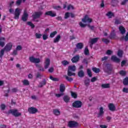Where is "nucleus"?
Segmentation results:
<instances>
[{
  "mask_svg": "<svg viewBox=\"0 0 128 128\" xmlns=\"http://www.w3.org/2000/svg\"><path fill=\"white\" fill-rule=\"evenodd\" d=\"M76 66H70L68 67V76H76V74L74 73H72V72H76Z\"/></svg>",
  "mask_w": 128,
  "mask_h": 128,
  "instance_id": "obj_1",
  "label": "nucleus"
},
{
  "mask_svg": "<svg viewBox=\"0 0 128 128\" xmlns=\"http://www.w3.org/2000/svg\"><path fill=\"white\" fill-rule=\"evenodd\" d=\"M8 114H12V116H15L16 118H18V116H22V113L18 112V110H12L11 109L8 110Z\"/></svg>",
  "mask_w": 128,
  "mask_h": 128,
  "instance_id": "obj_2",
  "label": "nucleus"
},
{
  "mask_svg": "<svg viewBox=\"0 0 128 128\" xmlns=\"http://www.w3.org/2000/svg\"><path fill=\"white\" fill-rule=\"evenodd\" d=\"M103 70L104 72L110 74V72L112 70V67L110 64H106L103 66Z\"/></svg>",
  "mask_w": 128,
  "mask_h": 128,
  "instance_id": "obj_3",
  "label": "nucleus"
},
{
  "mask_svg": "<svg viewBox=\"0 0 128 128\" xmlns=\"http://www.w3.org/2000/svg\"><path fill=\"white\" fill-rule=\"evenodd\" d=\"M22 12V10L19 8H17L15 10V12L14 14V18L15 20H18L20 18V12Z\"/></svg>",
  "mask_w": 128,
  "mask_h": 128,
  "instance_id": "obj_4",
  "label": "nucleus"
},
{
  "mask_svg": "<svg viewBox=\"0 0 128 128\" xmlns=\"http://www.w3.org/2000/svg\"><path fill=\"white\" fill-rule=\"evenodd\" d=\"M72 106L73 108H82V102L80 100L75 101L72 103Z\"/></svg>",
  "mask_w": 128,
  "mask_h": 128,
  "instance_id": "obj_5",
  "label": "nucleus"
},
{
  "mask_svg": "<svg viewBox=\"0 0 128 128\" xmlns=\"http://www.w3.org/2000/svg\"><path fill=\"white\" fill-rule=\"evenodd\" d=\"M78 126V123L75 121H70L68 123V126L69 128H77Z\"/></svg>",
  "mask_w": 128,
  "mask_h": 128,
  "instance_id": "obj_6",
  "label": "nucleus"
},
{
  "mask_svg": "<svg viewBox=\"0 0 128 128\" xmlns=\"http://www.w3.org/2000/svg\"><path fill=\"white\" fill-rule=\"evenodd\" d=\"M98 38H90V40L88 41L89 44H90V48H92V46L94 44H96L98 42Z\"/></svg>",
  "mask_w": 128,
  "mask_h": 128,
  "instance_id": "obj_7",
  "label": "nucleus"
},
{
  "mask_svg": "<svg viewBox=\"0 0 128 128\" xmlns=\"http://www.w3.org/2000/svg\"><path fill=\"white\" fill-rule=\"evenodd\" d=\"M42 15V12H35L34 14L32 15V17L33 18L34 20H36V18H40V16Z\"/></svg>",
  "mask_w": 128,
  "mask_h": 128,
  "instance_id": "obj_8",
  "label": "nucleus"
},
{
  "mask_svg": "<svg viewBox=\"0 0 128 128\" xmlns=\"http://www.w3.org/2000/svg\"><path fill=\"white\" fill-rule=\"evenodd\" d=\"M82 22L86 23V22H89V24H90V22H92V18H90L88 17V15H86L84 17V18H83L82 20Z\"/></svg>",
  "mask_w": 128,
  "mask_h": 128,
  "instance_id": "obj_9",
  "label": "nucleus"
},
{
  "mask_svg": "<svg viewBox=\"0 0 128 128\" xmlns=\"http://www.w3.org/2000/svg\"><path fill=\"white\" fill-rule=\"evenodd\" d=\"M29 60L31 62H34V64L40 62V58H35L34 56L30 57Z\"/></svg>",
  "mask_w": 128,
  "mask_h": 128,
  "instance_id": "obj_10",
  "label": "nucleus"
},
{
  "mask_svg": "<svg viewBox=\"0 0 128 128\" xmlns=\"http://www.w3.org/2000/svg\"><path fill=\"white\" fill-rule=\"evenodd\" d=\"M12 48V44L10 42L6 44L4 50L6 52H10Z\"/></svg>",
  "mask_w": 128,
  "mask_h": 128,
  "instance_id": "obj_11",
  "label": "nucleus"
},
{
  "mask_svg": "<svg viewBox=\"0 0 128 128\" xmlns=\"http://www.w3.org/2000/svg\"><path fill=\"white\" fill-rule=\"evenodd\" d=\"M50 58H46L44 62V68L45 70L48 68L50 65Z\"/></svg>",
  "mask_w": 128,
  "mask_h": 128,
  "instance_id": "obj_12",
  "label": "nucleus"
},
{
  "mask_svg": "<svg viewBox=\"0 0 128 128\" xmlns=\"http://www.w3.org/2000/svg\"><path fill=\"white\" fill-rule=\"evenodd\" d=\"M28 14L26 10H24L22 16V20L23 22H26V20H28Z\"/></svg>",
  "mask_w": 128,
  "mask_h": 128,
  "instance_id": "obj_13",
  "label": "nucleus"
},
{
  "mask_svg": "<svg viewBox=\"0 0 128 128\" xmlns=\"http://www.w3.org/2000/svg\"><path fill=\"white\" fill-rule=\"evenodd\" d=\"M28 112L29 114H36V112H38V109L34 107H30V108H28Z\"/></svg>",
  "mask_w": 128,
  "mask_h": 128,
  "instance_id": "obj_14",
  "label": "nucleus"
},
{
  "mask_svg": "<svg viewBox=\"0 0 128 128\" xmlns=\"http://www.w3.org/2000/svg\"><path fill=\"white\" fill-rule=\"evenodd\" d=\"M99 113L98 114V118H100L104 116V108L100 107L99 108Z\"/></svg>",
  "mask_w": 128,
  "mask_h": 128,
  "instance_id": "obj_15",
  "label": "nucleus"
},
{
  "mask_svg": "<svg viewBox=\"0 0 128 128\" xmlns=\"http://www.w3.org/2000/svg\"><path fill=\"white\" fill-rule=\"evenodd\" d=\"M6 38L4 37L0 38V46H2V48H4V46H6Z\"/></svg>",
  "mask_w": 128,
  "mask_h": 128,
  "instance_id": "obj_16",
  "label": "nucleus"
},
{
  "mask_svg": "<svg viewBox=\"0 0 128 128\" xmlns=\"http://www.w3.org/2000/svg\"><path fill=\"white\" fill-rule=\"evenodd\" d=\"M111 112H114L116 110V106L112 103H110L108 106Z\"/></svg>",
  "mask_w": 128,
  "mask_h": 128,
  "instance_id": "obj_17",
  "label": "nucleus"
},
{
  "mask_svg": "<svg viewBox=\"0 0 128 128\" xmlns=\"http://www.w3.org/2000/svg\"><path fill=\"white\" fill-rule=\"evenodd\" d=\"M80 60V55H76L75 56L73 57L71 60L72 62H78Z\"/></svg>",
  "mask_w": 128,
  "mask_h": 128,
  "instance_id": "obj_18",
  "label": "nucleus"
},
{
  "mask_svg": "<svg viewBox=\"0 0 128 128\" xmlns=\"http://www.w3.org/2000/svg\"><path fill=\"white\" fill-rule=\"evenodd\" d=\"M111 60L113 62H114L118 63L120 62V60L118 58V57H116V56H112L111 58Z\"/></svg>",
  "mask_w": 128,
  "mask_h": 128,
  "instance_id": "obj_19",
  "label": "nucleus"
},
{
  "mask_svg": "<svg viewBox=\"0 0 128 128\" xmlns=\"http://www.w3.org/2000/svg\"><path fill=\"white\" fill-rule=\"evenodd\" d=\"M90 79L87 78L86 79L84 80V84L86 88H88L90 86Z\"/></svg>",
  "mask_w": 128,
  "mask_h": 128,
  "instance_id": "obj_20",
  "label": "nucleus"
},
{
  "mask_svg": "<svg viewBox=\"0 0 128 128\" xmlns=\"http://www.w3.org/2000/svg\"><path fill=\"white\" fill-rule=\"evenodd\" d=\"M46 16H50L54 17L56 16V14L53 13L52 11H48L45 13Z\"/></svg>",
  "mask_w": 128,
  "mask_h": 128,
  "instance_id": "obj_21",
  "label": "nucleus"
},
{
  "mask_svg": "<svg viewBox=\"0 0 128 128\" xmlns=\"http://www.w3.org/2000/svg\"><path fill=\"white\" fill-rule=\"evenodd\" d=\"M60 92L64 93L66 90V86L64 84H60Z\"/></svg>",
  "mask_w": 128,
  "mask_h": 128,
  "instance_id": "obj_22",
  "label": "nucleus"
},
{
  "mask_svg": "<svg viewBox=\"0 0 128 128\" xmlns=\"http://www.w3.org/2000/svg\"><path fill=\"white\" fill-rule=\"evenodd\" d=\"M77 50H82L84 48V44L82 42H79L76 44Z\"/></svg>",
  "mask_w": 128,
  "mask_h": 128,
  "instance_id": "obj_23",
  "label": "nucleus"
},
{
  "mask_svg": "<svg viewBox=\"0 0 128 128\" xmlns=\"http://www.w3.org/2000/svg\"><path fill=\"white\" fill-rule=\"evenodd\" d=\"M46 79H44L43 80L40 82L39 85L38 86V88H42L44 86H46Z\"/></svg>",
  "mask_w": 128,
  "mask_h": 128,
  "instance_id": "obj_24",
  "label": "nucleus"
},
{
  "mask_svg": "<svg viewBox=\"0 0 128 128\" xmlns=\"http://www.w3.org/2000/svg\"><path fill=\"white\" fill-rule=\"evenodd\" d=\"M70 96L68 95H66L63 97V100L66 103L70 102Z\"/></svg>",
  "mask_w": 128,
  "mask_h": 128,
  "instance_id": "obj_25",
  "label": "nucleus"
},
{
  "mask_svg": "<svg viewBox=\"0 0 128 128\" xmlns=\"http://www.w3.org/2000/svg\"><path fill=\"white\" fill-rule=\"evenodd\" d=\"M78 76L79 78H84V72L82 70H80L78 72Z\"/></svg>",
  "mask_w": 128,
  "mask_h": 128,
  "instance_id": "obj_26",
  "label": "nucleus"
},
{
  "mask_svg": "<svg viewBox=\"0 0 128 128\" xmlns=\"http://www.w3.org/2000/svg\"><path fill=\"white\" fill-rule=\"evenodd\" d=\"M119 30L120 32L122 34H126V28L122 26H119Z\"/></svg>",
  "mask_w": 128,
  "mask_h": 128,
  "instance_id": "obj_27",
  "label": "nucleus"
},
{
  "mask_svg": "<svg viewBox=\"0 0 128 128\" xmlns=\"http://www.w3.org/2000/svg\"><path fill=\"white\" fill-rule=\"evenodd\" d=\"M53 114L56 116H60V111L58 110V109H54Z\"/></svg>",
  "mask_w": 128,
  "mask_h": 128,
  "instance_id": "obj_28",
  "label": "nucleus"
},
{
  "mask_svg": "<svg viewBox=\"0 0 128 128\" xmlns=\"http://www.w3.org/2000/svg\"><path fill=\"white\" fill-rule=\"evenodd\" d=\"M60 35H58L55 38L54 40V44H56V42H60Z\"/></svg>",
  "mask_w": 128,
  "mask_h": 128,
  "instance_id": "obj_29",
  "label": "nucleus"
},
{
  "mask_svg": "<svg viewBox=\"0 0 128 128\" xmlns=\"http://www.w3.org/2000/svg\"><path fill=\"white\" fill-rule=\"evenodd\" d=\"M109 38H110V40L112 38H116V33L114 32V30H113L112 32H111L110 35L108 36Z\"/></svg>",
  "mask_w": 128,
  "mask_h": 128,
  "instance_id": "obj_30",
  "label": "nucleus"
},
{
  "mask_svg": "<svg viewBox=\"0 0 128 128\" xmlns=\"http://www.w3.org/2000/svg\"><path fill=\"white\" fill-rule=\"evenodd\" d=\"M106 16H108V18H112V16H114V14L112 12H108L106 14Z\"/></svg>",
  "mask_w": 128,
  "mask_h": 128,
  "instance_id": "obj_31",
  "label": "nucleus"
},
{
  "mask_svg": "<svg viewBox=\"0 0 128 128\" xmlns=\"http://www.w3.org/2000/svg\"><path fill=\"white\" fill-rule=\"evenodd\" d=\"M102 88H110V84H102L101 86Z\"/></svg>",
  "mask_w": 128,
  "mask_h": 128,
  "instance_id": "obj_32",
  "label": "nucleus"
},
{
  "mask_svg": "<svg viewBox=\"0 0 128 128\" xmlns=\"http://www.w3.org/2000/svg\"><path fill=\"white\" fill-rule=\"evenodd\" d=\"M118 4V0H112V6H116Z\"/></svg>",
  "mask_w": 128,
  "mask_h": 128,
  "instance_id": "obj_33",
  "label": "nucleus"
},
{
  "mask_svg": "<svg viewBox=\"0 0 128 128\" xmlns=\"http://www.w3.org/2000/svg\"><path fill=\"white\" fill-rule=\"evenodd\" d=\"M123 84L124 86H128V77H126L123 80Z\"/></svg>",
  "mask_w": 128,
  "mask_h": 128,
  "instance_id": "obj_34",
  "label": "nucleus"
},
{
  "mask_svg": "<svg viewBox=\"0 0 128 128\" xmlns=\"http://www.w3.org/2000/svg\"><path fill=\"white\" fill-rule=\"evenodd\" d=\"M92 70L96 74H98V72H100V68H92Z\"/></svg>",
  "mask_w": 128,
  "mask_h": 128,
  "instance_id": "obj_35",
  "label": "nucleus"
},
{
  "mask_svg": "<svg viewBox=\"0 0 128 128\" xmlns=\"http://www.w3.org/2000/svg\"><path fill=\"white\" fill-rule=\"evenodd\" d=\"M123 54H124V52H122V50H119L118 51L117 54H118V56H119V58H122Z\"/></svg>",
  "mask_w": 128,
  "mask_h": 128,
  "instance_id": "obj_36",
  "label": "nucleus"
},
{
  "mask_svg": "<svg viewBox=\"0 0 128 128\" xmlns=\"http://www.w3.org/2000/svg\"><path fill=\"white\" fill-rule=\"evenodd\" d=\"M62 64L64 66H66L70 64V62H68L66 60H64L62 61Z\"/></svg>",
  "mask_w": 128,
  "mask_h": 128,
  "instance_id": "obj_37",
  "label": "nucleus"
},
{
  "mask_svg": "<svg viewBox=\"0 0 128 128\" xmlns=\"http://www.w3.org/2000/svg\"><path fill=\"white\" fill-rule=\"evenodd\" d=\"M87 74H88L89 78H92V70L90 69H87Z\"/></svg>",
  "mask_w": 128,
  "mask_h": 128,
  "instance_id": "obj_38",
  "label": "nucleus"
},
{
  "mask_svg": "<svg viewBox=\"0 0 128 128\" xmlns=\"http://www.w3.org/2000/svg\"><path fill=\"white\" fill-rule=\"evenodd\" d=\"M64 76V78H66V80H68V82H72V80H74V79L72 78H70L66 75Z\"/></svg>",
  "mask_w": 128,
  "mask_h": 128,
  "instance_id": "obj_39",
  "label": "nucleus"
},
{
  "mask_svg": "<svg viewBox=\"0 0 128 128\" xmlns=\"http://www.w3.org/2000/svg\"><path fill=\"white\" fill-rule=\"evenodd\" d=\"M50 80H53V82H58V78H54L52 76H50Z\"/></svg>",
  "mask_w": 128,
  "mask_h": 128,
  "instance_id": "obj_40",
  "label": "nucleus"
},
{
  "mask_svg": "<svg viewBox=\"0 0 128 128\" xmlns=\"http://www.w3.org/2000/svg\"><path fill=\"white\" fill-rule=\"evenodd\" d=\"M22 82H23V84H24V86H30V82H28V80H24Z\"/></svg>",
  "mask_w": 128,
  "mask_h": 128,
  "instance_id": "obj_41",
  "label": "nucleus"
},
{
  "mask_svg": "<svg viewBox=\"0 0 128 128\" xmlns=\"http://www.w3.org/2000/svg\"><path fill=\"white\" fill-rule=\"evenodd\" d=\"M4 49H2L1 50H0V58H2V56H4Z\"/></svg>",
  "mask_w": 128,
  "mask_h": 128,
  "instance_id": "obj_42",
  "label": "nucleus"
},
{
  "mask_svg": "<svg viewBox=\"0 0 128 128\" xmlns=\"http://www.w3.org/2000/svg\"><path fill=\"white\" fill-rule=\"evenodd\" d=\"M27 24H28V26H31V28H34V24H32V22H28Z\"/></svg>",
  "mask_w": 128,
  "mask_h": 128,
  "instance_id": "obj_43",
  "label": "nucleus"
},
{
  "mask_svg": "<svg viewBox=\"0 0 128 128\" xmlns=\"http://www.w3.org/2000/svg\"><path fill=\"white\" fill-rule=\"evenodd\" d=\"M84 54H86V56H88L89 54H90V51L88 50V48H85V50H84Z\"/></svg>",
  "mask_w": 128,
  "mask_h": 128,
  "instance_id": "obj_44",
  "label": "nucleus"
},
{
  "mask_svg": "<svg viewBox=\"0 0 128 128\" xmlns=\"http://www.w3.org/2000/svg\"><path fill=\"white\" fill-rule=\"evenodd\" d=\"M56 34H58V32H56V31H54V32H52V33L50 34V38H54V36H56Z\"/></svg>",
  "mask_w": 128,
  "mask_h": 128,
  "instance_id": "obj_45",
  "label": "nucleus"
},
{
  "mask_svg": "<svg viewBox=\"0 0 128 128\" xmlns=\"http://www.w3.org/2000/svg\"><path fill=\"white\" fill-rule=\"evenodd\" d=\"M120 76H126V71L124 70H122L120 72Z\"/></svg>",
  "mask_w": 128,
  "mask_h": 128,
  "instance_id": "obj_46",
  "label": "nucleus"
},
{
  "mask_svg": "<svg viewBox=\"0 0 128 128\" xmlns=\"http://www.w3.org/2000/svg\"><path fill=\"white\" fill-rule=\"evenodd\" d=\"M102 42H104V44H109L110 42V40H108L107 38H102Z\"/></svg>",
  "mask_w": 128,
  "mask_h": 128,
  "instance_id": "obj_47",
  "label": "nucleus"
},
{
  "mask_svg": "<svg viewBox=\"0 0 128 128\" xmlns=\"http://www.w3.org/2000/svg\"><path fill=\"white\" fill-rule=\"evenodd\" d=\"M71 96L74 98H78V95L75 92H71Z\"/></svg>",
  "mask_w": 128,
  "mask_h": 128,
  "instance_id": "obj_48",
  "label": "nucleus"
},
{
  "mask_svg": "<svg viewBox=\"0 0 128 128\" xmlns=\"http://www.w3.org/2000/svg\"><path fill=\"white\" fill-rule=\"evenodd\" d=\"M114 24H122V22L118 19H116L115 20Z\"/></svg>",
  "mask_w": 128,
  "mask_h": 128,
  "instance_id": "obj_49",
  "label": "nucleus"
},
{
  "mask_svg": "<svg viewBox=\"0 0 128 128\" xmlns=\"http://www.w3.org/2000/svg\"><path fill=\"white\" fill-rule=\"evenodd\" d=\"M64 96V93L60 92V94H56V96L57 98H60V96Z\"/></svg>",
  "mask_w": 128,
  "mask_h": 128,
  "instance_id": "obj_50",
  "label": "nucleus"
},
{
  "mask_svg": "<svg viewBox=\"0 0 128 128\" xmlns=\"http://www.w3.org/2000/svg\"><path fill=\"white\" fill-rule=\"evenodd\" d=\"M36 38H42V34L36 33L35 34Z\"/></svg>",
  "mask_w": 128,
  "mask_h": 128,
  "instance_id": "obj_51",
  "label": "nucleus"
},
{
  "mask_svg": "<svg viewBox=\"0 0 128 128\" xmlns=\"http://www.w3.org/2000/svg\"><path fill=\"white\" fill-rule=\"evenodd\" d=\"M128 62V60H124L121 62V66H124Z\"/></svg>",
  "mask_w": 128,
  "mask_h": 128,
  "instance_id": "obj_52",
  "label": "nucleus"
},
{
  "mask_svg": "<svg viewBox=\"0 0 128 128\" xmlns=\"http://www.w3.org/2000/svg\"><path fill=\"white\" fill-rule=\"evenodd\" d=\"M70 18V12H67L65 14L64 18H65V20H66L67 18Z\"/></svg>",
  "mask_w": 128,
  "mask_h": 128,
  "instance_id": "obj_53",
  "label": "nucleus"
},
{
  "mask_svg": "<svg viewBox=\"0 0 128 128\" xmlns=\"http://www.w3.org/2000/svg\"><path fill=\"white\" fill-rule=\"evenodd\" d=\"M5 94L4 95V96H8V92H10V88H8V90H6L4 92Z\"/></svg>",
  "mask_w": 128,
  "mask_h": 128,
  "instance_id": "obj_54",
  "label": "nucleus"
},
{
  "mask_svg": "<svg viewBox=\"0 0 128 128\" xmlns=\"http://www.w3.org/2000/svg\"><path fill=\"white\" fill-rule=\"evenodd\" d=\"M42 76V74H40V72H37V74L36 75V78H40Z\"/></svg>",
  "mask_w": 128,
  "mask_h": 128,
  "instance_id": "obj_55",
  "label": "nucleus"
},
{
  "mask_svg": "<svg viewBox=\"0 0 128 128\" xmlns=\"http://www.w3.org/2000/svg\"><path fill=\"white\" fill-rule=\"evenodd\" d=\"M16 50H22V47L20 45H18L16 46Z\"/></svg>",
  "mask_w": 128,
  "mask_h": 128,
  "instance_id": "obj_56",
  "label": "nucleus"
},
{
  "mask_svg": "<svg viewBox=\"0 0 128 128\" xmlns=\"http://www.w3.org/2000/svg\"><path fill=\"white\" fill-rule=\"evenodd\" d=\"M0 107L2 110H6V105L4 104H2Z\"/></svg>",
  "mask_w": 128,
  "mask_h": 128,
  "instance_id": "obj_57",
  "label": "nucleus"
},
{
  "mask_svg": "<svg viewBox=\"0 0 128 128\" xmlns=\"http://www.w3.org/2000/svg\"><path fill=\"white\" fill-rule=\"evenodd\" d=\"M79 24L82 28H86V24H84L82 22H80Z\"/></svg>",
  "mask_w": 128,
  "mask_h": 128,
  "instance_id": "obj_58",
  "label": "nucleus"
},
{
  "mask_svg": "<svg viewBox=\"0 0 128 128\" xmlns=\"http://www.w3.org/2000/svg\"><path fill=\"white\" fill-rule=\"evenodd\" d=\"M70 8H72V10H74V6H72L71 4L68 6V7H67V9L68 10H70Z\"/></svg>",
  "mask_w": 128,
  "mask_h": 128,
  "instance_id": "obj_59",
  "label": "nucleus"
},
{
  "mask_svg": "<svg viewBox=\"0 0 128 128\" xmlns=\"http://www.w3.org/2000/svg\"><path fill=\"white\" fill-rule=\"evenodd\" d=\"M112 54V51L111 50H108L106 52V54H108V56H110V54Z\"/></svg>",
  "mask_w": 128,
  "mask_h": 128,
  "instance_id": "obj_60",
  "label": "nucleus"
},
{
  "mask_svg": "<svg viewBox=\"0 0 128 128\" xmlns=\"http://www.w3.org/2000/svg\"><path fill=\"white\" fill-rule=\"evenodd\" d=\"M53 8L58 10H60V8H62V7H60V6H53Z\"/></svg>",
  "mask_w": 128,
  "mask_h": 128,
  "instance_id": "obj_61",
  "label": "nucleus"
},
{
  "mask_svg": "<svg viewBox=\"0 0 128 128\" xmlns=\"http://www.w3.org/2000/svg\"><path fill=\"white\" fill-rule=\"evenodd\" d=\"M42 38L44 40H48V36L46 34H43Z\"/></svg>",
  "mask_w": 128,
  "mask_h": 128,
  "instance_id": "obj_62",
  "label": "nucleus"
},
{
  "mask_svg": "<svg viewBox=\"0 0 128 128\" xmlns=\"http://www.w3.org/2000/svg\"><path fill=\"white\" fill-rule=\"evenodd\" d=\"M124 39L125 42H128V32L126 34V36L124 38Z\"/></svg>",
  "mask_w": 128,
  "mask_h": 128,
  "instance_id": "obj_63",
  "label": "nucleus"
},
{
  "mask_svg": "<svg viewBox=\"0 0 128 128\" xmlns=\"http://www.w3.org/2000/svg\"><path fill=\"white\" fill-rule=\"evenodd\" d=\"M122 92L128 93V88H124L122 90Z\"/></svg>",
  "mask_w": 128,
  "mask_h": 128,
  "instance_id": "obj_64",
  "label": "nucleus"
}]
</instances>
